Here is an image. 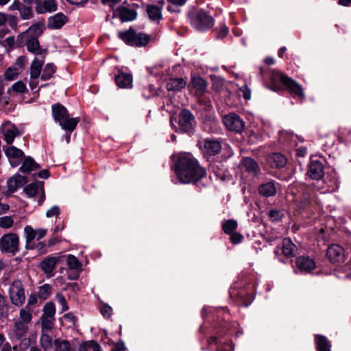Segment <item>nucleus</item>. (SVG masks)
<instances>
[{
  "label": "nucleus",
  "mask_w": 351,
  "mask_h": 351,
  "mask_svg": "<svg viewBox=\"0 0 351 351\" xmlns=\"http://www.w3.org/2000/svg\"><path fill=\"white\" fill-rule=\"evenodd\" d=\"M174 171L180 183L196 182L205 176V170L189 153L173 155Z\"/></svg>",
  "instance_id": "1"
},
{
  "label": "nucleus",
  "mask_w": 351,
  "mask_h": 351,
  "mask_svg": "<svg viewBox=\"0 0 351 351\" xmlns=\"http://www.w3.org/2000/svg\"><path fill=\"white\" fill-rule=\"evenodd\" d=\"M226 311L227 309L226 308L217 310L211 307H205L202 311V317L205 321H210V320L213 322L212 324L213 328L217 329L218 325L222 328L221 331H217V333L218 334L217 336H213L209 340H208V343L209 344L214 343L217 345V351H234V346L231 342L226 343L219 338L222 333L228 335H232V333L231 328H227V324H221L218 320L221 311Z\"/></svg>",
  "instance_id": "2"
},
{
  "label": "nucleus",
  "mask_w": 351,
  "mask_h": 351,
  "mask_svg": "<svg viewBox=\"0 0 351 351\" xmlns=\"http://www.w3.org/2000/svg\"><path fill=\"white\" fill-rule=\"evenodd\" d=\"M52 114L55 121L66 132H73L80 122L79 118L70 117L66 108L60 104L52 106Z\"/></svg>",
  "instance_id": "3"
},
{
  "label": "nucleus",
  "mask_w": 351,
  "mask_h": 351,
  "mask_svg": "<svg viewBox=\"0 0 351 351\" xmlns=\"http://www.w3.org/2000/svg\"><path fill=\"white\" fill-rule=\"evenodd\" d=\"M271 80L273 82H275L276 80H279L287 87L289 92L295 98H298L301 101L304 99L305 95L302 86L289 77L276 71L272 73Z\"/></svg>",
  "instance_id": "4"
},
{
  "label": "nucleus",
  "mask_w": 351,
  "mask_h": 351,
  "mask_svg": "<svg viewBox=\"0 0 351 351\" xmlns=\"http://www.w3.org/2000/svg\"><path fill=\"white\" fill-rule=\"evenodd\" d=\"M191 23L198 31H206L214 25V19L206 11L199 10L191 14Z\"/></svg>",
  "instance_id": "5"
},
{
  "label": "nucleus",
  "mask_w": 351,
  "mask_h": 351,
  "mask_svg": "<svg viewBox=\"0 0 351 351\" xmlns=\"http://www.w3.org/2000/svg\"><path fill=\"white\" fill-rule=\"evenodd\" d=\"M8 295L11 303L15 306H21L25 302L26 295L23 282L14 280L10 285Z\"/></svg>",
  "instance_id": "6"
},
{
  "label": "nucleus",
  "mask_w": 351,
  "mask_h": 351,
  "mask_svg": "<svg viewBox=\"0 0 351 351\" xmlns=\"http://www.w3.org/2000/svg\"><path fill=\"white\" fill-rule=\"evenodd\" d=\"M0 251L3 254L15 255L19 251V237L16 233H8L0 238Z\"/></svg>",
  "instance_id": "7"
},
{
  "label": "nucleus",
  "mask_w": 351,
  "mask_h": 351,
  "mask_svg": "<svg viewBox=\"0 0 351 351\" xmlns=\"http://www.w3.org/2000/svg\"><path fill=\"white\" fill-rule=\"evenodd\" d=\"M178 129L181 132H191L195 126V117L189 110H182L178 117Z\"/></svg>",
  "instance_id": "8"
},
{
  "label": "nucleus",
  "mask_w": 351,
  "mask_h": 351,
  "mask_svg": "<svg viewBox=\"0 0 351 351\" xmlns=\"http://www.w3.org/2000/svg\"><path fill=\"white\" fill-rule=\"evenodd\" d=\"M60 265H66L69 269L73 270L72 275H69L71 280L77 279L79 276V271L81 270V263L78 259L71 254H62L60 253Z\"/></svg>",
  "instance_id": "9"
},
{
  "label": "nucleus",
  "mask_w": 351,
  "mask_h": 351,
  "mask_svg": "<svg viewBox=\"0 0 351 351\" xmlns=\"http://www.w3.org/2000/svg\"><path fill=\"white\" fill-rule=\"evenodd\" d=\"M56 265H60V253L53 254L46 257L40 263V268L47 278L54 276L53 270Z\"/></svg>",
  "instance_id": "10"
},
{
  "label": "nucleus",
  "mask_w": 351,
  "mask_h": 351,
  "mask_svg": "<svg viewBox=\"0 0 351 351\" xmlns=\"http://www.w3.org/2000/svg\"><path fill=\"white\" fill-rule=\"evenodd\" d=\"M223 123L230 131L241 132L244 128V123L239 115L230 113L223 117Z\"/></svg>",
  "instance_id": "11"
},
{
  "label": "nucleus",
  "mask_w": 351,
  "mask_h": 351,
  "mask_svg": "<svg viewBox=\"0 0 351 351\" xmlns=\"http://www.w3.org/2000/svg\"><path fill=\"white\" fill-rule=\"evenodd\" d=\"M0 130L3 135L4 140L8 144H12L15 137L21 135V132L16 126L9 121L3 123L0 128Z\"/></svg>",
  "instance_id": "12"
},
{
  "label": "nucleus",
  "mask_w": 351,
  "mask_h": 351,
  "mask_svg": "<svg viewBox=\"0 0 351 351\" xmlns=\"http://www.w3.org/2000/svg\"><path fill=\"white\" fill-rule=\"evenodd\" d=\"M326 256L332 263H342L346 258L343 248L337 244L330 245L328 247Z\"/></svg>",
  "instance_id": "13"
},
{
  "label": "nucleus",
  "mask_w": 351,
  "mask_h": 351,
  "mask_svg": "<svg viewBox=\"0 0 351 351\" xmlns=\"http://www.w3.org/2000/svg\"><path fill=\"white\" fill-rule=\"evenodd\" d=\"M22 43H25L29 52L36 55V57L45 55V50L40 47L39 41L36 37H27V38H18Z\"/></svg>",
  "instance_id": "14"
},
{
  "label": "nucleus",
  "mask_w": 351,
  "mask_h": 351,
  "mask_svg": "<svg viewBox=\"0 0 351 351\" xmlns=\"http://www.w3.org/2000/svg\"><path fill=\"white\" fill-rule=\"evenodd\" d=\"M4 151L11 166L13 167H17L24 156L23 152L14 146L8 147L6 149L4 148Z\"/></svg>",
  "instance_id": "15"
},
{
  "label": "nucleus",
  "mask_w": 351,
  "mask_h": 351,
  "mask_svg": "<svg viewBox=\"0 0 351 351\" xmlns=\"http://www.w3.org/2000/svg\"><path fill=\"white\" fill-rule=\"evenodd\" d=\"M136 12L134 10L127 8L123 5L117 7L113 12V17H119L121 22L133 21L136 19Z\"/></svg>",
  "instance_id": "16"
},
{
  "label": "nucleus",
  "mask_w": 351,
  "mask_h": 351,
  "mask_svg": "<svg viewBox=\"0 0 351 351\" xmlns=\"http://www.w3.org/2000/svg\"><path fill=\"white\" fill-rule=\"evenodd\" d=\"M117 85L121 88H130L132 87V76L130 73L124 72L122 69L117 70L115 77Z\"/></svg>",
  "instance_id": "17"
},
{
  "label": "nucleus",
  "mask_w": 351,
  "mask_h": 351,
  "mask_svg": "<svg viewBox=\"0 0 351 351\" xmlns=\"http://www.w3.org/2000/svg\"><path fill=\"white\" fill-rule=\"evenodd\" d=\"M296 265L302 273H309L315 268L314 260L309 256H299L296 259Z\"/></svg>",
  "instance_id": "18"
},
{
  "label": "nucleus",
  "mask_w": 351,
  "mask_h": 351,
  "mask_svg": "<svg viewBox=\"0 0 351 351\" xmlns=\"http://www.w3.org/2000/svg\"><path fill=\"white\" fill-rule=\"evenodd\" d=\"M307 175L314 180H319L324 176V167L319 161H312L308 166Z\"/></svg>",
  "instance_id": "19"
},
{
  "label": "nucleus",
  "mask_w": 351,
  "mask_h": 351,
  "mask_svg": "<svg viewBox=\"0 0 351 351\" xmlns=\"http://www.w3.org/2000/svg\"><path fill=\"white\" fill-rule=\"evenodd\" d=\"M27 182V178L26 176L16 174L13 177L10 178L7 182L8 191L12 193L17 189L23 186Z\"/></svg>",
  "instance_id": "20"
},
{
  "label": "nucleus",
  "mask_w": 351,
  "mask_h": 351,
  "mask_svg": "<svg viewBox=\"0 0 351 351\" xmlns=\"http://www.w3.org/2000/svg\"><path fill=\"white\" fill-rule=\"evenodd\" d=\"M25 194L29 197H33L38 194L40 192L42 194L41 198L38 200V204H41L45 198L44 189L41 183H32L28 184L24 189Z\"/></svg>",
  "instance_id": "21"
},
{
  "label": "nucleus",
  "mask_w": 351,
  "mask_h": 351,
  "mask_svg": "<svg viewBox=\"0 0 351 351\" xmlns=\"http://www.w3.org/2000/svg\"><path fill=\"white\" fill-rule=\"evenodd\" d=\"M204 149L205 153L208 155L213 156L219 153L221 149V145L216 140L206 138L204 140Z\"/></svg>",
  "instance_id": "22"
},
{
  "label": "nucleus",
  "mask_w": 351,
  "mask_h": 351,
  "mask_svg": "<svg viewBox=\"0 0 351 351\" xmlns=\"http://www.w3.org/2000/svg\"><path fill=\"white\" fill-rule=\"evenodd\" d=\"M45 61V56H38L33 60L30 67L32 79H38L40 75L41 69Z\"/></svg>",
  "instance_id": "23"
},
{
  "label": "nucleus",
  "mask_w": 351,
  "mask_h": 351,
  "mask_svg": "<svg viewBox=\"0 0 351 351\" xmlns=\"http://www.w3.org/2000/svg\"><path fill=\"white\" fill-rule=\"evenodd\" d=\"M67 21L66 16L62 13H58L49 19L48 26L51 29H60Z\"/></svg>",
  "instance_id": "24"
},
{
  "label": "nucleus",
  "mask_w": 351,
  "mask_h": 351,
  "mask_svg": "<svg viewBox=\"0 0 351 351\" xmlns=\"http://www.w3.org/2000/svg\"><path fill=\"white\" fill-rule=\"evenodd\" d=\"M43 25L40 23H36L29 27L27 30L21 33L18 38H27L29 37H38L43 33Z\"/></svg>",
  "instance_id": "25"
},
{
  "label": "nucleus",
  "mask_w": 351,
  "mask_h": 351,
  "mask_svg": "<svg viewBox=\"0 0 351 351\" xmlns=\"http://www.w3.org/2000/svg\"><path fill=\"white\" fill-rule=\"evenodd\" d=\"M29 329V324L17 320L14 326L13 334L14 337L18 339L25 338Z\"/></svg>",
  "instance_id": "26"
},
{
  "label": "nucleus",
  "mask_w": 351,
  "mask_h": 351,
  "mask_svg": "<svg viewBox=\"0 0 351 351\" xmlns=\"http://www.w3.org/2000/svg\"><path fill=\"white\" fill-rule=\"evenodd\" d=\"M267 161L273 168H282L287 164V158L279 153L271 154L268 157Z\"/></svg>",
  "instance_id": "27"
},
{
  "label": "nucleus",
  "mask_w": 351,
  "mask_h": 351,
  "mask_svg": "<svg viewBox=\"0 0 351 351\" xmlns=\"http://www.w3.org/2000/svg\"><path fill=\"white\" fill-rule=\"evenodd\" d=\"M186 81L181 77L171 78L166 84L168 91H180L186 86Z\"/></svg>",
  "instance_id": "28"
},
{
  "label": "nucleus",
  "mask_w": 351,
  "mask_h": 351,
  "mask_svg": "<svg viewBox=\"0 0 351 351\" xmlns=\"http://www.w3.org/2000/svg\"><path fill=\"white\" fill-rule=\"evenodd\" d=\"M242 168L249 173L256 175L258 173L259 169L255 160L251 158H245L242 160Z\"/></svg>",
  "instance_id": "29"
},
{
  "label": "nucleus",
  "mask_w": 351,
  "mask_h": 351,
  "mask_svg": "<svg viewBox=\"0 0 351 351\" xmlns=\"http://www.w3.org/2000/svg\"><path fill=\"white\" fill-rule=\"evenodd\" d=\"M279 250L285 256L292 257L295 254L296 247L290 239L285 238L282 240V247Z\"/></svg>",
  "instance_id": "30"
},
{
  "label": "nucleus",
  "mask_w": 351,
  "mask_h": 351,
  "mask_svg": "<svg viewBox=\"0 0 351 351\" xmlns=\"http://www.w3.org/2000/svg\"><path fill=\"white\" fill-rule=\"evenodd\" d=\"M191 84L196 90V91L201 95L204 93L206 90V82L202 77L198 75L191 76Z\"/></svg>",
  "instance_id": "31"
},
{
  "label": "nucleus",
  "mask_w": 351,
  "mask_h": 351,
  "mask_svg": "<svg viewBox=\"0 0 351 351\" xmlns=\"http://www.w3.org/2000/svg\"><path fill=\"white\" fill-rule=\"evenodd\" d=\"M258 191L265 197L274 196L276 193V186L274 182H268L259 186Z\"/></svg>",
  "instance_id": "32"
},
{
  "label": "nucleus",
  "mask_w": 351,
  "mask_h": 351,
  "mask_svg": "<svg viewBox=\"0 0 351 351\" xmlns=\"http://www.w3.org/2000/svg\"><path fill=\"white\" fill-rule=\"evenodd\" d=\"M315 341L317 351H330L331 344L326 337L317 335L315 337Z\"/></svg>",
  "instance_id": "33"
},
{
  "label": "nucleus",
  "mask_w": 351,
  "mask_h": 351,
  "mask_svg": "<svg viewBox=\"0 0 351 351\" xmlns=\"http://www.w3.org/2000/svg\"><path fill=\"white\" fill-rule=\"evenodd\" d=\"M146 11L149 18L152 21H158L162 19V6L147 5Z\"/></svg>",
  "instance_id": "34"
},
{
  "label": "nucleus",
  "mask_w": 351,
  "mask_h": 351,
  "mask_svg": "<svg viewBox=\"0 0 351 351\" xmlns=\"http://www.w3.org/2000/svg\"><path fill=\"white\" fill-rule=\"evenodd\" d=\"M36 313L34 308H29L28 306H24L20 309L19 321L30 324L33 314Z\"/></svg>",
  "instance_id": "35"
},
{
  "label": "nucleus",
  "mask_w": 351,
  "mask_h": 351,
  "mask_svg": "<svg viewBox=\"0 0 351 351\" xmlns=\"http://www.w3.org/2000/svg\"><path fill=\"white\" fill-rule=\"evenodd\" d=\"M38 168V165L31 157L24 159L20 171L23 173H28Z\"/></svg>",
  "instance_id": "36"
},
{
  "label": "nucleus",
  "mask_w": 351,
  "mask_h": 351,
  "mask_svg": "<svg viewBox=\"0 0 351 351\" xmlns=\"http://www.w3.org/2000/svg\"><path fill=\"white\" fill-rule=\"evenodd\" d=\"M149 41V37L145 34H134L132 46L142 47L146 45Z\"/></svg>",
  "instance_id": "37"
},
{
  "label": "nucleus",
  "mask_w": 351,
  "mask_h": 351,
  "mask_svg": "<svg viewBox=\"0 0 351 351\" xmlns=\"http://www.w3.org/2000/svg\"><path fill=\"white\" fill-rule=\"evenodd\" d=\"M310 203V196L308 193H304L301 197H298L295 200V206L297 209L302 210L306 208Z\"/></svg>",
  "instance_id": "38"
},
{
  "label": "nucleus",
  "mask_w": 351,
  "mask_h": 351,
  "mask_svg": "<svg viewBox=\"0 0 351 351\" xmlns=\"http://www.w3.org/2000/svg\"><path fill=\"white\" fill-rule=\"evenodd\" d=\"M135 32L132 29H130L126 31L119 32V37L125 43L132 46V41L133 40Z\"/></svg>",
  "instance_id": "39"
},
{
  "label": "nucleus",
  "mask_w": 351,
  "mask_h": 351,
  "mask_svg": "<svg viewBox=\"0 0 351 351\" xmlns=\"http://www.w3.org/2000/svg\"><path fill=\"white\" fill-rule=\"evenodd\" d=\"M237 222L234 219H228L222 223V228L225 233L230 234L237 228Z\"/></svg>",
  "instance_id": "40"
},
{
  "label": "nucleus",
  "mask_w": 351,
  "mask_h": 351,
  "mask_svg": "<svg viewBox=\"0 0 351 351\" xmlns=\"http://www.w3.org/2000/svg\"><path fill=\"white\" fill-rule=\"evenodd\" d=\"M339 187V182L338 179L335 177V176H333L331 177V178L328 179L327 182V189L326 190H324L322 193H331L337 189H338Z\"/></svg>",
  "instance_id": "41"
},
{
  "label": "nucleus",
  "mask_w": 351,
  "mask_h": 351,
  "mask_svg": "<svg viewBox=\"0 0 351 351\" xmlns=\"http://www.w3.org/2000/svg\"><path fill=\"white\" fill-rule=\"evenodd\" d=\"M56 67L55 66L51 63H48L45 66L43 73L41 75V79L43 80H49L52 77L53 73H55Z\"/></svg>",
  "instance_id": "42"
},
{
  "label": "nucleus",
  "mask_w": 351,
  "mask_h": 351,
  "mask_svg": "<svg viewBox=\"0 0 351 351\" xmlns=\"http://www.w3.org/2000/svg\"><path fill=\"white\" fill-rule=\"evenodd\" d=\"M147 71L151 75L154 76L157 80H161L166 69H162L161 66H155L147 68Z\"/></svg>",
  "instance_id": "43"
},
{
  "label": "nucleus",
  "mask_w": 351,
  "mask_h": 351,
  "mask_svg": "<svg viewBox=\"0 0 351 351\" xmlns=\"http://www.w3.org/2000/svg\"><path fill=\"white\" fill-rule=\"evenodd\" d=\"M24 232L25 234L26 245L27 247H29V245L30 243L36 239V230H34L31 226H27L24 228Z\"/></svg>",
  "instance_id": "44"
},
{
  "label": "nucleus",
  "mask_w": 351,
  "mask_h": 351,
  "mask_svg": "<svg viewBox=\"0 0 351 351\" xmlns=\"http://www.w3.org/2000/svg\"><path fill=\"white\" fill-rule=\"evenodd\" d=\"M11 90L16 93H25L27 91V88L22 81H18L12 84L11 88L8 90V93H10Z\"/></svg>",
  "instance_id": "45"
},
{
  "label": "nucleus",
  "mask_w": 351,
  "mask_h": 351,
  "mask_svg": "<svg viewBox=\"0 0 351 351\" xmlns=\"http://www.w3.org/2000/svg\"><path fill=\"white\" fill-rule=\"evenodd\" d=\"M19 71L16 67H9L5 72V79L8 81H13L18 77Z\"/></svg>",
  "instance_id": "46"
},
{
  "label": "nucleus",
  "mask_w": 351,
  "mask_h": 351,
  "mask_svg": "<svg viewBox=\"0 0 351 351\" xmlns=\"http://www.w3.org/2000/svg\"><path fill=\"white\" fill-rule=\"evenodd\" d=\"M40 341L42 348L45 350H47L52 347V338L47 334H42Z\"/></svg>",
  "instance_id": "47"
},
{
  "label": "nucleus",
  "mask_w": 351,
  "mask_h": 351,
  "mask_svg": "<svg viewBox=\"0 0 351 351\" xmlns=\"http://www.w3.org/2000/svg\"><path fill=\"white\" fill-rule=\"evenodd\" d=\"M54 345L55 351H71L70 343L66 341L56 340Z\"/></svg>",
  "instance_id": "48"
},
{
  "label": "nucleus",
  "mask_w": 351,
  "mask_h": 351,
  "mask_svg": "<svg viewBox=\"0 0 351 351\" xmlns=\"http://www.w3.org/2000/svg\"><path fill=\"white\" fill-rule=\"evenodd\" d=\"M44 12H51L57 9V3L56 0H44L43 3Z\"/></svg>",
  "instance_id": "49"
},
{
  "label": "nucleus",
  "mask_w": 351,
  "mask_h": 351,
  "mask_svg": "<svg viewBox=\"0 0 351 351\" xmlns=\"http://www.w3.org/2000/svg\"><path fill=\"white\" fill-rule=\"evenodd\" d=\"M56 313L55 306L53 303H47L43 308V317H53Z\"/></svg>",
  "instance_id": "50"
},
{
  "label": "nucleus",
  "mask_w": 351,
  "mask_h": 351,
  "mask_svg": "<svg viewBox=\"0 0 351 351\" xmlns=\"http://www.w3.org/2000/svg\"><path fill=\"white\" fill-rule=\"evenodd\" d=\"M14 224V220L11 216H4L0 217V228L8 229Z\"/></svg>",
  "instance_id": "51"
},
{
  "label": "nucleus",
  "mask_w": 351,
  "mask_h": 351,
  "mask_svg": "<svg viewBox=\"0 0 351 351\" xmlns=\"http://www.w3.org/2000/svg\"><path fill=\"white\" fill-rule=\"evenodd\" d=\"M19 10L21 17L24 20L30 19L33 15V11L31 8L23 5L19 8Z\"/></svg>",
  "instance_id": "52"
},
{
  "label": "nucleus",
  "mask_w": 351,
  "mask_h": 351,
  "mask_svg": "<svg viewBox=\"0 0 351 351\" xmlns=\"http://www.w3.org/2000/svg\"><path fill=\"white\" fill-rule=\"evenodd\" d=\"M51 292V287L50 285L45 284L39 288L38 294L40 298L43 299H46Z\"/></svg>",
  "instance_id": "53"
},
{
  "label": "nucleus",
  "mask_w": 351,
  "mask_h": 351,
  "mask_svg": "<svg viewBox=\"0 0 351 351\" xmlns=\"http://www.w3.org/2000/svg\"><path fill=\"white\" fill-rule=\"evenodd\" d=\"M42 331L45 330H49L51 328L53 325V318L48 317L42 316Z\"/></svg>",
  "instance_id": "54"
},
{
  "label": "nucleus",
  "mask_w": 351,
  "mask_h": 351,
  "mask_svg": "<svg viewBox=\"0 0 351 351\" xmlns=\"http://www.w3.org/2000/svg\"><path fill=\"white\" fill-rule=\"evenodd\" d=\"M60 214V209L58 206H53L46 212V217L48 218H51L53 217H57Z\"/></svg>",
  "instance_id": "55"
},
{
  "label": "nucleus",
  "mask_w": 351,
  "mask_h": 351,
  "mask_svg": "<svg viewBox=\"0 0 351 351\" xmlns=\"http://www.w3.org/2000/svg\"><path fill=\"white\" fill-rule=\"evenodd\" d=\"M56 301L61 306L62 311H65L69 309V306L66 304V299L63 295L57 294L56 295Z\"/></svg>",
  "instance_id": "56"
},
{
  "label": "nucleus",
  "mask_w": 351,
  "mask_h": 351,
  "mask_svg": "<svg viewBox=\"0 0 351 351\" xmlns=\"http://www.w3.org/2000/svg\"><path fill=\"white\" fill-rule=\"evenodd\" d=\"M123 0H101L103 4L109 6L114 12Z\"/></svg>",
  "instance_id": "57"
},
{
  "label": "nucleus",
  "mask_w": 351,
  "mask_h": 351,
  "mask_svg": "<svg viewBox=\"0 0 351 351\" xmlns=\"http://www.w3.org/2000/svg\"><path fill=\"white\" fill-rule=\"evenodd\" d=\"M112 311V309L111 306H110L108 304H104L100 308V312H101V315L104 317H106V318H108L110 317Z\"/></svg>",
  "instance_id": "58"
},
{
  "label": "nucleus",
  "mask_w": 351,
  "mask_h": 351,
  "mask_svg": "<svg viewBox=\"0 0 351 351\" xmlns=\"http://www.w3.org/2000/svg\"><path fill=\"white\" fill-rule=\"evenodd\" d=\"M230 241L233 244H238L241 243L243 239L242 234L239 232H232V234H230Z\"/></svg>",
  "instance_id": "59"
},
{
  "label": "nucleus",
  "mask_w": 351,
  "mask_h": 351,
  "mask_svg": "<svg viewBox=\"0 0 351 351\" xmlns=\"http://www.w3.org/2000/svg\"><path fill=\"white\" fill-rule=\"evenodd\" d=\"M240 91L242 93V95L245 100H250L251 98V90L247 86L246 84H244L242 87L240 88Z\"/></svg>",
  "instance_id": "60"
},
{
  "label": "nucleus",
  "mask_w": 351,
  "mask_h": 351,
  "mask_svg": "<svg viewBox=\"0 0 351 351\" xmlns=\"http://www.w3.org/2000/svg\"><path fill=\"white\" fill-rule=\"evenodd\" d=\"M86 347L90 349L92 351H101V347L100 345L94 341H90L87 342Z\"/></svg>",
  "instance_id": "61"
},
{
  "label": "nucleus",
  "mask_w": 351,
  "mask_h": 351,
  "mask_svg": "<svg viewBox=\"0 0 351 351\" xmlns=\"http://www.w3.org/2000/svg\"><path fill=\"white\" fill-rule=\"evenodd\" d=\"M38 302L37 296L35 294H31L28 299L27 303L25 306H28L29 308H34L32 306Z\"/></svg>",
  "instance_id": "62"
},
{
  "label": "nucleus",
  "mask_w": 351,
  "mask_h": 351,
  "mask_svg": "<svg viewBox=\"0 0 351 351\" xmlns=\"http://www.w3.org/2000/svg\"><path fill=\"white\" fill-rule=\"evenodd\" d=\"M229 32L228 27L225 25H221L218 29L219 36L223 38L225 37Z\"/></svg>",
  "instance_id": "63"
},
{
  "label": "nucleus",
  "mask_w": 351,
  "mask_h": 351,
  "mask_svg": "<svg viewBox=\"0 0 351 351\" xmlns=\"http://www.w3.org/2000/svg\"><path fill=\"white\" fill-rule=\"evenodd\" d=\"M126 348L123 342L117 343L112 348L111 351H125Z\"/></svg>",
  "instance_id": "64"
}]
</instances>
